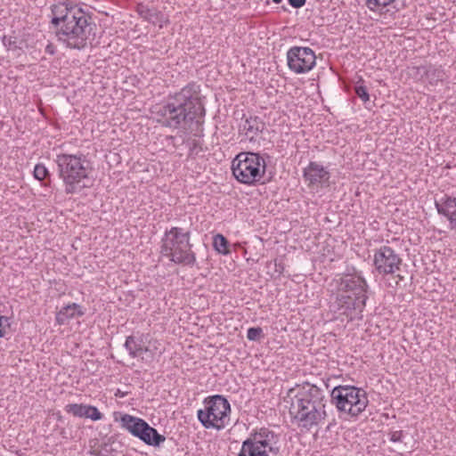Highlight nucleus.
I'll return each mask as SVG.
<instances>
[{
    "instance_id": "obj_1",
    "label": "nucleus",
    "mask_w": 456,
    "mask_h": 456,
    "mask_svg": "<svg viewBox=\"0 0 456 456\" xmlns=\"http://www.w3.org/2000/svg\"><path fill=\"white\" fill-rule=\"evenodd\" d=\"M50 18L58 41L67 48L85 49L94 37L95 24L90 15L70 0L53 4Z\"/></svg>"
},
{
    "instance_id": "obj_2",
    "label": "nucleus",
    "mask_w": 456,
    "mask_h": 456,
    "mask_svg": "<svg viewBox=\"0 0 456 456\" xmlns=\"http://www.w3.org/2000/svg\"><path fill=\"white\" fill-rule=\"evenodd\" d=\"M205 112L200 86L194 82L169 95L165 102L154 106L151 110L157 123L173 130L193 121L199 123Z\"/></svg>"
},
{
    "instance_id": "obj_3",
    "label": "nucleus",
    "mask_w": 456,
    "mask_h": 456,
    "mask_svg": "<svg viewBox=\"0 0 456 456\" xmlns=\"http://www.w3.org/2000/svg\"><path fill=\"white\" fill-rule=\"evenodd\" d=\"M289 414L299 427L311 428L323 421L326 417V403L324 391L315 385L304 383L290 389Z\"/></svg>"
},
{
    "instance_id": "obj_4",
    "label": "nucleus",
    "mask_w": 456,
    "mask_h": 456,
    "mask_svg": "<svg viewBox=\"0 0 456 456\" xmlns=\"http://www.w3.org/2000/svg\"><path fill=\"white\" fill-rule=\"evenodd\" d=\"M369 286L361 273L346 274L338 281V295L334 303L335 311L349 320L361 318L366 301Z\"/></svg>"
},
{
    "instance_id": "obj_5",
    "label": "nucleus",
    "mask_w": 456,
    "mask_h": 456,
    "mask_svg": "<svg viewBox=\"0 0 456 456\" xmlns=\"http://www.w3.org/2000/svg\"><path fill=\"white\" fill-rule=\"evenodd\" d=\"M55 163L67 194L78 193L86 187L83 182L88 178L92 167L86 155L60 153L56 155Z\"/></svg>"
},
{
    "instance_id": "obj_6",
    "label": "nucleus",
    "mask_w": 456,
    "mask_h": 456,
    "mask_svg": "<svg viewBox=\"0 0 456 456\" xmlns=\"http://www.w3.org/2000/svg\"><path fill=\"white\" fill-rule=\"evenodd\" d=\"M190 240V231L177 226L171 227L161 239L160 253L175 265L193 266L197 258Z\"/></svg>"
},
{
    "instance_id": "obj_7",
    "label": "nucleus",
    "mask_w": 456,
    "mask_h": 456,
    "mask_svg": "<svg viewBox=\"0 0 456 456\" xmlns=\"http://www.w3.org/2000/svg\"><path fill=\"white\" fill-rule=\"evenodd\" d=\"M232 175L241 183L253 185L261 182L266 171V162L257 152H240L232 162Z\"/></svg>"
},
{
    "instance_id": "obj_8",
    "label": "nucleus",
    "mask_w": 456,
    "mask_h": 456,
    "mask_svg": "<svg viewBox=\"0 0 456 456\" xmlns=\"http://www.w3.org/2000/svg\"><path fill=\"white\" fill-rule=\"evenodd\" d=\"M330 397L338 411L350 418L358 417L369 403L366 392L354 386H337L332 389Z\"/></svg>"
},
{
    "instance_id": "obj_9",
    "label": "nucleus",
    "mask_w": 456,
    "mask_h": 456,
    "mask_svg": "<svg viewBox=\"0 0 456 456\" xmlns=\"http://www.w3.org/2000/svg\"><path fill=\"white\" fill-rule=\"evenodd\" d=\"M204 408L197 411L199 421L205 428L222 430L230 423L231 405L223 395H216L206 398Z\"/></svg>"
},
{
    "instance_id": "obj_10",
    "label": "nucleus",
    "mask_w": 456,
    "mask_h": 456,
    "mask_svg": "<svg viewBox=\"0 0 456 456\" xmlns=\"http://www.w3.org/2000/svg\"><path fill=\"white\" fill-rule=\"evenodd\" d=\"M120 427L148 445L159 446L166 437L151 427L144 419L127 413L121 414Z\"/></svg>"
},
{
    "instance_id": "obj_11",
    "label": "nucleus",
    "mask_w": 456,
    "mask_h": 456,
    "mask_svg": "<svg viewBox=\"0 0 456 456\" xmlns=\"http://www.w3.org/2000/svg\"><path fill=\"white\" fill-rule=\"evenodd\" d=\"M372 261L376 272L381 276L396 274L403 264L400 255L387 245L374 249Z\"/></svg>"
},
{
    "instance_id": "obj_12",
    "label": "nucleus",
    "mask_w": 456,
    "mask_h": 456,
    "mask_svg": "<svg viewBox=\"0 0 456 456\" xmlns=\"http://www.w3.org/2000/svg\"><path fill=\"white\" fill-rule=\"evenodd\" d=\"M286 56L288 67L295 74H305L316 64L315 53L310 47L292 46Z\"/></svg>"
},
{
    "instance_id": "obj_13",
    "label": "nucleus",
    "mask_w": 456,
    "mask_h": 456,
    "mask_svg": "<svg viewBox=\"0 0 456 456\" xmlns=\"http://www.w3.org/2000/svg\"><path fill=\"white\" fill-rule=\"evenodd\" d=\"M247 440L257 446V448L265 450V452L270 455H277L280 452L279 435L267 428H261L256 430Z\"/></svg>"
},
{
    "instance_id": "obj_14",
    "label": "nucleus",
    "mask_w": 456,
    "mask_h": 456,
    "mask_svg": "<svg viewBox=\"0 0 456 456\" xmlns=\"http://www.w3.org/2000/svg\"><path fill=\"white\" fill-rule=\"evenodd\" d=\"M303 177L309 188H322L330 185V173L322 164L310 161L303 170Z\"/></svg>"
},
{
    "instance_id": "obj_15",
    "label": "nucleus",
    "mask_w": 456,
    "mask_h": 456,
    "mask_svg": "<svg viewBox=\"0 0 456 456\" xmlns=\"http://www.w3.org/2000/svg\"><path fill=\"white\" fill-rule=\"evenodd\" d=\"M435 206L437 213L447 218L450 228L456 231V197L444 194L435 200Z\"/></svg>"
},
{
    "instance_id": "obj_16",
    "label": "nucleus",
    "mask_w": 456,
    "mask_h": 456,
    "mask_svg": "<svg viewBox=\"0 0 456 456\" xmlns=\"http://www.w3.org/2000/svg\"><path fill=\"white\" fill-rule=\"evenodd\" d=\"M412 69L420 80L426 81L432 86L436 85L439 81H443L445 77V73L441 67L433 65L414 67Z\"/></svg>"
},
{
    "instance_id": "obj_17",
    "label": "nucleus",
    "mask_w": 456,
    "mask_h": 456,
    "mask_svg": "<svg viewBox=\"0 0 456 456\" xmlns=\"http://www.w3.org/2000/svg\"><path fill=\"white\" fill-rule=\"evenodd\" d=\"M137 12L142 19L154 25H159V28H163L164 25L168 23V20L155 8H150L147 5L139 4Z\"/></svg>"
},
{
    "instance_id": "obj_18",
    "label": "nucleus",
    "mask_w": 456,
    "mask_h": 456,
    "mask_svg": "<svg viewBox=\"0 0 456 456\" xmlns=\"http://www.w3.org/2000/svg\"><path fill=\"white\" fill-rule=\"evenodd\" d=\"M265 128V124L260 118L250 116L240 126V131L249 141H253Z\"/></svg>"
},
{
    "instance_id": "obj_19",
    "label": "nucleus",
    "mask_w": 456,
    "mask_h": 456,
    "mask_svg": "<svg viewBox=\"0 0 456 456\" xmlns=\"http://www.w3.org/2000/svg\"><path fill=\"white\" fill-rule=\"evenodd\" d=\"M85 313L81 305L77 303L69 304L61 308L56 314V322L60 325L67 323L70 319L76 316H82Z\"/></svg>"
},
{
    "instance_id": "obj_20",
    "label": "nucleus",
    "mask_w": 456,
    "mask_h": 456,
    "mask_svg": "<svg viewBox=\"0 0 456 456\" xmlns=\"http://www.w3.org/2000/svg\"><path fill=\"white\" fill-rule=\"evenodd\" d=\"M124 346L132 358H136L141 355L142 352L148 351L147 348L142 347V341L136 339L135 337L132 335L126 337Z\"/></svg>"
},
{
    "instance_id": "obj_21",
    "label": "nucleus",
    "mask_w": 456,
    "mask_h": 456,
    "mask_svg": "<svg viewBox=\"0 0 456 456\" xmlns=\"http://www.w3.org/2000/svg\"><path fill=\"white\" fill-rule=\"evenodd\" d=\"M239 456H270V454L265 452V450H261L251 442L245 440L241 444Z\"/></svg>"
},
{
    "instance_id": "obj_22",
    "label": "nucleus",
    "mask_w": 456,
    "mask_h": 456,
    "mask_svg": "<svg viewBox=\"0 0 456 456\" xmlns=\"http://www.w3.org/2000/svg\"><path fill=\"white\" fill-rule=\"evenodd\" d=\"M213 247L222 255H227L230 252L228 249V240L224 235L219 233L213 237Z\"/></svg>"
},
{
    "instance_id": "obj_23",
    "label": "nucleus",
    "mask_w": 456,
    "mask_h": 456,
    "mask_svg": "<svg viewBox=\"0 0 456 456\" xmlns=\"http://www.w3.org/2000/svg\"><path fill=\"white\" fill-rule=\"evenodd\" d=\"M87 405L82 403H69L65 406V411L75 417L86 418Z\"/></svg>"
},
{
    "instance_id": "obj_24",
    "label": "nucleus",
    "mask_w": 456,
    "mask_h": 456,
    "mask_svg": "<svg viewBox=\"0 0 456 456\" xmlns=\"http://www.w3.org/2000/svg\"><path fill=\"white\" fill-rule=\"evenodd\" d=\"M115 443L110 441L104 443L101 450L96 453L97 456H119V452L116 447Z\"/></svg>"
},
{
    "instance_id": "obj_25",
    "label": "nucleus",
    "mask_w": 456,
    "mask_h": 456,
    "mask_svg": "<svg viewBox=\"0 0 456 456\" xmlns=\"http://www.w3.org/2000/svg\"><path fill=\"white\" fill-rule=\"evenodd\" d=\"M395 0H364L366 6L369 10L374 12L379 9H383L392 3H394Z\"/></svg>"
},
{
    "instance_id": "obj_26",
    "label": "nucleus",
    "mask_w": 456,
    "mask_h": 456,
    "mask_svg": "<svg viewBox=\"0 0 456 456\" xmlns=\"http://www.w3.org/2000/svg\"><path fill=\"white\" fill-rule=\"evenodd\" d=\"M34 177L39 181H43L47 175H49V171L46 167L38 163L34 167Z\"/></svg>"
},
{
    "instance_id": "obj_27",
    "label": "nucleus",
    "mask_w": 456,
    "mask_h": 456,
    "mask_svg": "<svg viewBox=\"0 0 456 456\" xmlns=\"http://www.w3.org/2000/svg\"><path fill=\"white\" fill-rule=\"evenodd\" d=\"M263 337V330L260 327H251L247 330V338L250 341L260 340Z\"/></svg>"
},
{
    "instance_id": "obj_28",
    "label": "nucleus",
    "mask_w": 456,
    "mask_h": 456,
    "mask_svg": "<svg viewBox=\"0 0 456 456\" xmlns=\"http://www.w3.org/2000/svg\"><path fill=\"white\" fill-rule=\"evenodd\" d=\"M86 412H87V414H86V418L90 419L94 421L100 420L103 418L102 413H101L95 406L87 405Z\"/></svg>"
},
{
    "instance_id": "obj_29",
    "label": "nucleus",
    "mask_w": 456,
    "mask_h": 456,
    "mask_svg": "<svg viewBox=\"0 0 456 456\" xmlns=\"http://www.w3.org/2000/svg\"><path fill=\"white\" fill-rule=\"evenodd\" d=\"M356 95L365 103L370 101L368 89L363 85H356L354 88Z\"/></svg>"
},
{
    "instance_id": "obj_30",
    "label": "nucleus",
    "mask_w": 456,
    "mask_h": 456,
    "mask_svg": "<svg viewBox=\"0 0 456 456\" xmlns=\"http://www.w3.org/2000/svg\"><path fill=\"white\" fill-rule=\"evenodd\" d=\"M403 438V431L397 430L389 433V440L393 443L402 442Z\"/></svg>"
},
{
    "instance_id": "obj_31",
    "label": "nucleus",
    "mask_w": 456,
    "mask_h": 456,
    "mask_svg": "<svg viewBox=\"0 0 456 456\" xmlns=\"http://www.w3.org/2000/svg\"><path fill=\"white\" fill-rule=\"evenodd\" d=\"M9 325V319L5 316L0 315V338L4 336L5 330Z\"/></svg>"
},
{
    "instance_id": "obj_32",
    "label": "nucleus",
    "mask_w": 456,
    "mask_h": 456,
    "mask_svg": "<svg viewBox=\"0 0 456 456\" xmlns=\"http://www.w3.org/2000/svg\"><path fill=\"white\" fill-rule=\"evenodd\" d=\"M293 8H300L305 5V0H288Z\"/></svg>"
},
{
    "instance_id": "obj_33",
    "label": "nucleus",
    "mask_w": 456,
    "mask_h": 456,
    "mask_svg": "<svg viewBox=\"0 0 456 456\" xmlns=\"http://www.w3.org/2000/svg\"><path fill=\"white\" fill-rule=\"evenodd\" d=\"M45 53H47L48 54L50 55H53L55 53V46L52 44V43H49L47 44V45L45 46Z\"/></svg>"
},
{
    "instance_id": "obj_34",
    "label": "nucleus",
    "mask_w": 456,
    "mask_h": 456,
    "mask_svg": "<svg viewBox=\"0 0 456 456\" xmlns=\"http://www.w3.org/2000/svg\"><path fill=\"white\" fill-rule=\"evenodd\" d=\"M127 395H128V393H127V392L122 391V390H120L119 388H118V389L116 390V392L114 393V395H115L116 397H118V398H125Z\"/></svg>"
},
{
    "instance_id": "obj_35",
    "label": "nucleus",
    "mask_w": 456,
    "mask_h": 456,
    "mask_svg": "<svg viewBox=\"0 0 456 456\" xmlns=\"http://www.w3.org/2000/svg\"><path fill=\"white\" fill-rule=\"evenodd\" d=\"M274 265L276 270H283V265L281 263L275 261Z\"/></svg>"
},
{
    "instance_id": "obj_36",
    "label": "nucleus",
    "mask_w": 456,
    "mask_h": 456,
    "mask_svg": "<svg viewBox=\"0 0 456 456\" xmlns=\"http://www.w3.org/2000/svg\"><path fill=\"white\" fill-rule=\"evenodd\" d=\"M281 1L282 0H273V2L275 3V4H280V3H281Z\"/></svg>"
},
{
    "instance_id": "obj_37",
    "label": "nucleus",
    "mask_w": 456,
    "mask_h": 456,
    "mask_svg": "<svg viewBox=\"0 0 456 456\" xmlns=\"http://www.w3.org/2000/svg\"><path fill=\"white\" fill-rule=\"evenodd\" d=\"M396 277H398L400 280H403V276H401L400 274H396Z\"/></svg>"
}]
</instances>
